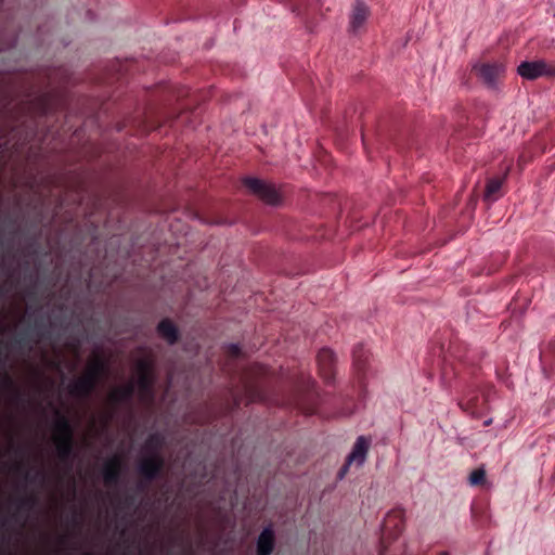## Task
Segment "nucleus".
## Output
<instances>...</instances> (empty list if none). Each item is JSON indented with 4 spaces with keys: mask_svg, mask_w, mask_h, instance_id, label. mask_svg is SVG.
Returning a JSON list of instances; mask_svg holds the SVG:
<instances>
[{
    "mask_svg": "<svg viewBox=\"0 0 555 555\" xmlns=\"http://www.w3.org/2000/svg\"><path fill=\"white\" fill-rule=\"evenodd\" d=\"M137 382H131L128 386L118 387L111 391L109 398L114 402L122 401L131 396L137 390L141 400L150 399L151 386L153 384V370L152 362L149 359H142L135 365Z\"/></svg>",
    "mask_w": 555,
    "mask_h": 555,
    "instance_id": "obj_1",
    "label": "nucleus"
},
{
    "mask_svg": "<svg viewBox=\"0 0 555 555\" xmlns=\"http://www.w3.org/2000/svg\"><path fill=\"white\" fill-rule=\"evenodd\" d=\"M243 183L250 193L266 204L279 205L281 203V194L273 184L254 177L244 178Z\"/></svg>",
    "mask_w": 555,
    "mask_h": 555,
    "instance_id": "obj_2",
    "label": "nucleus"
},
{
    "mask_svg": "<svg viewBox=\"0 0 555 555\" xmlns=\"http://www.w3.org/2000/svg\"><path fill=\"white\" fill-rule=\"evenodd\" d=\"M103 371L104 364L102 362L93 361L89 363L86 374L70 384V392L76 396L87 395L93 388Z\"/></svg>",
    "mask_w": 555,
    "mask_h": 555,
    "instance_id": "obj_3",
    "label": "nucleus"
},
{
    "mask_svg": "<svg viewBox=\"0 0 555 555\" xmlns=\"http://www.w3.org/2000/svg\"><path fill=\"white\" fill-rule=\"evenodd\" d=\"M518 75L527 80H534L543 76H555V63L544 60L524 61L517 67Z\"/></svg>",
    "mask_w": 555,
    "mask_h": 555,
    "instance_id": "obj_4",
    "label": "nucleus"
},
{
    "mask_svg": "<svg viewBox=\"0 0 555 555\" xmlns=\"http://www.w3.org/2000/svg\"><path fill=\"white\" fill-rule=\"evenodd\" d=\"M53 440L61 456L69 453L72 448V429L65 417H60L53 426Z\"/></svg>",
    "mask_w": 555,
    "mask_h": 555,
    "instance_id": "obj_5",
    "label": "nucleus"
},
{
    "mask_svg": "<svg viewBox=\"0 0 555 555\" xmlns=\"http://www.w3.org/2000/svg\"><path fill=\"white\" fill-rule=\"evenodd\" d=\"M369 449L370 440L364 436L358 437L351 452L346 459V463L338 473L339 479L345 477L352 463H356L358 466H362L365 463Z\"/></svg>",
    "mask_w": 555,
    "mask_h": 555,
    "instance_id": "obj_6",
    "label": "nucleus"
},
{
    "mask_svg": "<svg viewBox=\"0 0 555 555\" xmlns=\"http://www.w3.org/2000/svg\"><path fill=\"white\" fill-rule=\"evenodd\" d=\"M479 77L489 87H495L499 76L504 72V66L501 64H482L475 67Z\"/></svg>",
    "mask_w": 555,
    "mask_h": 555,
    "instance_id": "obj_7",
    "label": "nucleus"
},
{
    "mask_svg": "<svg viewBox=\"0 0 555 555\" xmlns=\"http://www.w3.org/2000/svg\"><path fill=\"white\" fill-rule=\"evenodd\" d=\"M160 466L162 460L157 455H152L141 461L139 472L146 478H153L159 472Z\"/></svg>",
    "mask_w": 555,
    "mask_h": 555,
    "instance_id": "obj_8",
    "label": "nucleus"
},
{
    "mask_svg": "<svg viewBox=\"0 0 555 555\" xmlns=\"http://www.w3.org/2000/svg\"><path fill=\"white\" fill-rule=\"evenodd\" d=\"M369 14V9L365 4L358 2L350 21V27L353 33H357L365 23Z\"/></svg>",
    "mask_w": 555,
    "mask_h": 555,
    "instance_id": "obj_9",
    "label": "nucleus"
},
{
    "mask_svg": "<svg viewBox=\"0 0 555 555\" xmlns=\"http://www.w3.org/2000/svg\"><path fill=\"white\" fill-rule=\"evenodd\" d=\"M273 550V531L266 528L258 538L257 551L259 555H270Z\"/></svg>",
    "mask_w": 555,
    "mask_h": 555,
    "instance_id": "obj_10",
    "label": "nucleus"
},
{
    "mask_svg": "<svg viewBox=\"0 0 555 555\" xmlns=\"http://www.w3.org/2000/svg\"><path fill=\"white\" fill-rule=\"evenodd\" d=\"M157 331L159 335L167 340L168 344L172 345L178 339V330L172 322L169 320H163L158 326Z\"/></svg>",
    "mask_w": 555,
    "mask_h": 555,
    "instance_id": "obj_11",
    "label": "nucleus"
},
{
    "mask_svg": "<svg viewBox=\"0 0 555 555\" xmlns=\"http://www.w3.org/2000/svg\"><path fill=\"white\" fill-rule=\"evenodd\" d=\"M120 466H121V461H120L119 456H114V457L109 459L104 465V469H103L104 480L106 482H111V481L115 480L119 474Z\"/></svg>",
    "mask_w": 555,
    "mask_h": 555,
    "instance_id": "obj_12",
    "label": "nucleus"
},
{
    "mask_svg": "<svg viewBox=\"0 0 555 555\" xmlns=\"http://www.w3.org/2000/svg\"><path fill=\"white\" fill-rule=\"evenodd\" d=\"M486 480V469L483 466H480L474 469L468 476V482L470 486L482 485Z\"/></svg>",
    "mask_w": 555,
    "mask_h": 555,
    "instance_id": "obj_13",
    "label": "nucleus"
},
{
    "mask_svg": "<svg viewBox=\"0 0 555 555\" xmlns=\"http://www.w3.org/2000/svg\"><path fill=\"white\" fill-rule=\"evenodd\" d=\"M503 180L499 178L490 179L486 185L485 198L488 199L492 194L499 192L502 188Z\"/></svg>",
    "mask_w": 555,
    "mask_h": 555,
    "instance_id": "obj_14",
    "label": "nucleus"
},
{
    "mask_svg": "<svg viewBox=\"0 0 555 555\" xmlns=\"http://www.w3.org/2000/svg\"><path fill=\"white\" fill-rule=\"evenodd\" d=\"M160 444V438L159 436H152L147 441L145 447L146 448H155Z\"/></svg>",
    "mask_w": 555,
    "mask_h": 555,
    "instance_id": "obj_15",
    "label": "nucleus"
},
{
    "mask_svg": "<svg viewBox=\"0 0 555 555\" xmlns=\"http://www.w3.org/2000/svg\"><path fill=\"white\" fill-rule=\"evenodd\" d=\"M321 358H332V351L331 350H322L320 353Z\"/></svg>",
    "mask_w": 555,
    "mask_h": 555,
    "instance_id": "obj_16",
    "label": "nucleus"
},
{
    "mask_svg": "<svg viewBox=\"0 0 555 555\" xmlns=\"http://www.w3.org/2000/svg\"><path fill=\"white\" fill-rule=\"evenodd\" d=\"M229 348H230V349H231V351H232L233 353H235V354H236V353L238 352V350H240V348H238V346H237V345H230V346H229Z\"/></svg>",
    "mask_w": 555,
    "mask_h": 555,
    "instance_id": "obj_17",
    "label": "nucleus"
}]
</instances>
